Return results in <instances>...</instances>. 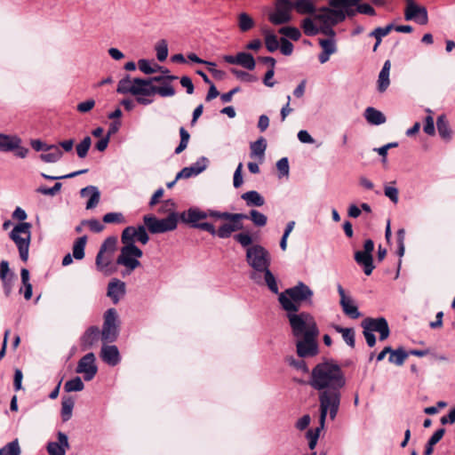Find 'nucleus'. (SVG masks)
I'll return each mask as SVG.
<instances>
[{
    "label": "nucleus",
    "mask_w": 455,
    "mask_h": 455,
    "mask_svg": "<svg viewBox=\"0 0 455 455\" xmlns=\"http://www.w3.org/2000/svg\"><path fill=\"white\" fill-rule=\"evenodd\" d=\"M147 227L139 225L137 228L133 226L126 227L121 235L122 243L135 244V239L142 244H146L149 241V235L147 233Z\"/></svg>",
    "instance_id": "f8f14e48"
},
{
    "label": "nucleus",
    "mask_w": 455,
    "mask_h": 455,
    "mask_svg": "<svg viewBox=\"0 0 455 455\" xmlns=\"http://www.w3.org/2000/svg\"><path fill=\"white\" fill-rule=\"evenodd\" d=\"M404 239H405V231L404 229L401 228L396 233V240H397V254L400 257H403L404 254Z\"/></svg>",
    "instance_id": "e2e57ef3"
},
{
    "label": "nucleus",
    "mask_w": 455,
    "mask_h": 455,
    "mask_svg": "<svg viewBox=\"0 0 455 455\" xmlns=\"http://www.w3.org/2000/svg\"><path fill=\"white\" fill-rule=\"evenodd\" d=\"M80 196L84 199H100V192L97 187L90 185L80 190Z\"/></svg>",
    "instance_id": "a18cd8bd"
},
{
    "label": "nucleus",
    "mask_w": 455,
    "mask_h": 455,
    "mask_svg": "<svg viewBox=\"0 0 455 455\" xmlns=\"http://www.w3.org/2000/svg\"><path fill=\"white\" fill-rule=\"evenodd\" d=\"M105 223L124 224L126 223V219L122 212H108L103 216Z\"/></svg>",
    "instance_id": "49530a36"
},
{
    "label": "nucleus",
    "mask_w": 455,
    "mask_h": 455,
    "mask_svg": "<svg viewBox=\"0 0 455 455\" xmlns=\"http://www.w3.org/2000/svg\"><path fill=\"white\" fill-rule=\"evenodd\" d=\"M87 242V236L78 237L73 244V257L76 259H83L84 258V249Z\"/></svg>",
    "instance_id": "473e14b6"
},
{
    "label": "nucleus",
    "mask_w": 455,
    "mask_h": 455,
    "mask_svg": "<svg viewBox=\"0 0 455 455\" xmlns=\"http://www.w3.org/2000/svg\"><path fill=\"white\" fill-rule=\"evenodd\" d=\"M301 27L304 33L308 36H314L319 33V28L315 25L310 18H306L302 20Z\"/></svg>",
    "instance_id": "09e8293b"
},
{
    "label": "nucleus",
    "mask_w": 455,
    "mask_h": 455,
    "mask_svg": "<svg viewBox=\"0 0 455 455\" xmlns=\"http://www.w3.org/2000/svg\"><path fill=\"white\" fill-rule=\"evenodd\" d=\"M139 68L141 72H143L146 75H151L156 72L157 68H152L150 65V62L148 60L142 59L140 60L138 62Z\"/></svg>",
    "instance_id": "69168bd1"
},
{
    "label": "nucleus",
    "mask_w": 455,
    "mask_h": 455,
    "mask_svg": "<svg viewBox=\"0 0 455 455\" xmlns=\"http://www.w3.org/2000/svg\"><path fill=\"white\" fill-rule=\"evenodd\" d=\"M3 451V455H20V448L17 439L8 443L6 445L0 449Z\"/></svg>",
    "instance_id": "3c124183"
},
{
    "label": "nucleus",
    "mask_w": 455,
    "mask_h": 455,
    "mask_svg": "<svg viewBox=\"0 0 455 455\" xmlns=\"http://www.w3.org/2000/svg\"><path fill=\"white\" fill-rule=\"evenodd\" d=\"M319 44L323 52L333 54L337 51L336 44L333 38L319 39Z\"/></svg>",
    "instance_id": "4d7b16f0"
},
{
    "label": "nucleus",
    "mask_w": 455,
    "mask_h": 455,
    "mask_svg": "<svg viewBox=\"0 0 455 455\" xmlns=\"http://www.w3.org/2000/svg\"><path fill=\"white\" fill-rule=\"evenodd\" d=\"M390 61L386 60L379 74L378 79V90L380 92H384L389 86V71H390Z\"/></svg>",
    "instance_id": "bb28decb"
},
{
    "label": "nucleus",
    "mask_w": 455,
    "mask_h": 455,
    "mask_svg": "<svg viewBox=\"0 0 455 455\" xmlns=\"http://www.w3.org/2000/svg\"><path fill=\"white\" fill-rule=\"evenodd\" d=\"M156 57L159 61H164L168 56V44L164 39L160 40L156 45Z\"/></svg>",
    "instance_id": "603ef678"
},
{
    "label": "nucleus",
    "mask_w": 455,
    "mask_h": 455,
    "mask_svg": "<svg viewBox=\"0 0 455 455\" xmlns=\"http://www.w3.org/2000/svg\"><path fill=\"white\" fill-rule=\"evenodd\" d=\"M62 184L60 182H56L52 188L40 186L36 191L44 196H54L60 190Z\"/></svg>",
    "instance_id": "6e6d98bb"
},
{
    "label": "nucleus",
    "mask_w": 455,
    "mask_h": 455,
    "mask_svg": "<svg viewBox=\"0 0 455 455\" xmlns=\"http://www.w3.org/2000/svg\"><path fill=\"white\" fill-rule=\"evenodd\" d=\"M279 46L282 54L285 56L291 55L294 47L293 44L286 37H281Z\"/></svg>",
    "instance_id": "0e129e2a"
},
{
    "label": "nucleus",
    "mask_w": 455,
    "mask_h": 455,
    "mask_svg": "<svg viewBox=\"0 0 455 455\" xmlns=\"http://www.w3.org/2000/svg\"><path fill=\"white\" fill-rule=\"evenodd\" d=\"M154 85H150V81L143 78H134L132 84V95L152 96V89Z\"/></svg>",
    "instance_id": "4be33fe9"
},
{
    "label": "nucleus",
    "mask_w": 455,
    "mask_h": 455,
    "mask_svg": "<svg viewBox=\"0 0 455 455\" xmlns=\"http://www.w3.org/2000/svg\"><path fill=\"white\" fill-rule=\"evenodd\" d=\"M117 239L115 236H109L104 240L102 244L100 245V251L98 252V261L101 259V254L106 253L107 255H110L112 257L116 246Z\"/></svg>",
    "instance_id": "c756f323"
},
{
    "label": "nucleus",
    "mask_w": 455,
    "mask_h": 455,
    "mask_svg": "<svg viewBox=\"0 0 455 455\" xmlns=\"http://www.w3.org/2000/svg\"><path fill=\"white\" fill-rule=\"evenodd\" d=\"M276 168L279 172V178L289 175V161L287 157H283L276 163Z\"/></svg>",
    "instance_id": "680f3d73"
},
{
    "label": "nucleus",
    "mask_w": 455,
    "mask_h": 455,
    "mask_svg": "<svg viewBox=\"0 0 455 455\" xmlns=\"http://www.w3.org/2000/svg\"><path fill=\"white\" fill-rule=\"evenodd\" d=\"M296 351L300 358L313 357L318 354L317 337L295 338Z\"/></svg>",
    "instance_id": "4468645a"
},
{
    "label": "nucleus",
    "mask_w": 455,
    "mask_h": 455,
    "mask_svg": "<svg viewBox=\"0 0 455 455\" xmlns=\"http://www.w3.org/2000/svg\"><path fill=\"white\" fill-rule=\"evenodd\" d=\"M69 447L68 435L63 432H58L57 441L49 442L46 449L49 455H66Z\"/></svg>",
    "instance_id": "6ab92c4d"
},
{
    "label": "nucleus",
    "mask_w": 455,
    "mask_h": 455,
    "mask_svg": "<svg viewBox=\"0 0 455 455\" xmlns=\"http://www.w3.org/2000/svg\"><path fill=\"white\" fill-rule=\"evenodd\" d=\"M255 25L253 19L246 12L238 15V27L242 32L251 29Z\"/></svg>",
    "instance_id": "e433bc0d"
},
{
    "label": "nucleus",
    "mask_w": 455,
    "mask_h": 455,
    "mask_svg": "<svg viewBox=\"0 0 455 455\" xmlns=\"http://www.w3.org/2000/svg\"><path fill=\"white\" fill-rule=\"evenodd\" d=\"M246 262L255 271L251 275V278L256 283L258 280V273H263L265 283L268 289L275 294L279 291L276 279L270 271L271 256L269 251L260 244H253L246 249Z\"/></svg>",
    "instance_id": "7ed1b4c3"
},
{
    "label": "nucleus",
    "mask_w": 455,
    "mask_h": 455,
    "mask_svg": "<svg viewBox=\"0 0 455 455\" xmlns=\"http://www.w3.org/2000/svg\"><path fill=\"white\" fill-rule=\"evenodd\" d=\"M119 333L118 315L115 308H108L104 314L101 339L105 343L114 342Z\"/></svg>",
    "instance_id": "0eeeda50"
},
{
    "label": "nucleus",
    "mask_w": 455,
    "mask_h": 455,
    "mask_svg": "<svg viewBox=\"0 0 455 455\" xmlns=\"http://www.w3.org/2000/svg\"><path fill=\"white\" fill-rule=\"evenodd\" d=\"M100 357L103 362L110 366H116L121 361L118 348L115 345H104L101 347Z\"/></svg>",
    "instance_id": "aec40b11"
},
{
    "label": "nucleus",
    "mask_w": 455,
    "mask_h": 455,
    "mask_svg": "<svg viewBox=\"0 0 455 455\" xmlns=\"http://www.w3.org/2000/svg\"><path fill=\"white\" fill-rule=\"evenodd\" d=\"M132 81L129 75L121 79L118 83L116 92L121 94H132Z\"/></svg>",
    "instance_id": "864d4df0"
},
{
    "label": "nucleus",
    "mask_w": 455,
    "mask_h": 455,
    "mask_svg": "<svg viewBox=\"0 0 455 455\" xmlns=\"http://www.w3.org/2000/svg\"><path fill=\"white\" fill-rule=\"evenodd\" d=\"M363 116L366 121L372 125H380L386 123L387 120L385 115L373 107H368L364 110Z\"/></svg>",
    "instance_id": "b1692460"
},
{
    "label": "nucleus",
    "mask_w": 455,
    "mask_h": 455,
    "mask_svg": "<svg viewBox=\"0 0 455 455\" xmlns=\"http://www.w3.org/2000/svg\"><path fill=\"white\" fill-rule=\"evenodd\" d=\"M285 362L291 367H293L294 369L298 370V371H302L303 373H308L309 372V369L306 363V362L304 361V358H300L299 359H296L295 357L293 356H287L285 358Z\"/></svg>",
    "instance_id": "ea45409f"
},
{
    "label": "nucleus",
    "mask_w": 455,
    "mask_h": 455,
    "mask_svg": "<svg viewBox=\"0 0 455 455\" xmlns=\"http://www.w3.org/2000/svg\"><path fill=\"white\" fill-rule=\"evenodd\" d=\"M267 146V140L263 137H259L256 141L251 142L250 145L251 157H259L262 159L265 156Z\"/></svg>",
    "instance_id": "cd10ccee"
},
{
    "label": "nucleus",
    "mask_w": 455,
    "mask_h": 455,
    "mask_svg": "<svg viewBox=\"0 0 455 455\" xmlns=\"http://www.w3.org/2000/svg\"><path fill=\"white\" fill-rule=\"evenodd\" d=\"M294 338L318 337L319 329L315 317L306 311H285Z\"/></svg>",
    "instance_id": "423d86ee"
},
{
    "label": "nucleus",
    "mask_w": 455,
    "mask_h": 455,
    "mask_svg": "<svg viewBox=\"0 0 455 455\" xmlns=\"http://www.w3.org/2000/svg\"><path fill=\"white\" fill-rule=\"evenodd\" d=\"M373 250V241L371 239H367L363 243V251H357L355 253V260L357 264L363 267V272L366 275H370L375 267L372 258Z\"/></svg>",
    "instance_id": "9d476101"
},
{
    "label": "nucleus",
    "mask_w": 455,
    "mask_h": 455,
    "mask_svg": "<svg viewBox=\"0 0 455 455\" xmlns=\"http://www.w3.org/2000/svg\"><path fill=\"white\" fill-rule=\"evenodd\" d=\"M409 354L402 347L395 349L394 352L389 355L388 361L391 363L401 366L405 362Z\"/></svg>",
    "instance_id": "c9c22d12"
},
{
    "label": "nucleus",
    "mask_w": 455,
    "mask_h": 455,
    "mask_svg": "<svg viewBox=\"0 0 455 455\" xmlns=\"http://www.w3.org/2000/svg\"><path fill=\"white\" fill-rule=\"evenodd\" d=\"M75 402L70 396H64L61 402V419L63 422H67L72 417L73 408Z\"/></svg>",
    "instance_id": "c85d7f7f"
},
{
    "label": "nucleus",
    "mask_w": 455,
    "mask_h": 455,
    "mask_svg": "<svg viewBox=\"0 0 455 455\" xmlns=\"http://www.w3.org/2000/svg\"><path fill=\"white\" fill-rule=\"evenodd\" d=\"M10 238L16 243L22 260L28 259V222L16 225L10 233Z\"/></svg>",
    "instance_id": "1a4fd4ad"
},
{
    "label": "nucleus",
    "mask_w": 455,
    "mask_h": 455,
    "mask_svg": "<svg viewBox=\"0 0 455 455\" xmlns=\"http://www.w3.org/2000/svg\"><path fill=\"white\" fill-rule=\"evenodd\" d=\"M248 70H253L256 63L252 54L249 52H238V64Z\"/></svg>",
    "instance_id": "f704fd0d"
},
{
    "label": "nucleus",
    "mask_w": 455,
    "mask_h": 455,
    "mask_svg": "<svg viewBox=\"0 0 455 455\" xmlns=\"http://www.w3.org/2000/svg\"><path fill=\"white\" fill-rule=\"evenodd\" d=\"M436 128L439 136L445 141H449L451 139V129L450 127L449 121L444 115H441L436 119Z\"/></svg>",
    "instance_id": "a878e982"
},
{
    "label": "nucleus",
    "mask_w": 455,
    "mask_h": 455,
    "mask_svg": "<svg viewBox=\"0 0 455 455\" xmlns=\"http://www.w3.org/2000/svg\"><path fill=\"white\" fill-rule=\"evenodd\" d=\"M234 239L243 248H249L252 243V237L248 233H239L234 235Z\"/></svg>",
    "instance_id": "13d9d810"
},
{
    "label": "nucleus",
    "mask_w": 455,
    "mask_h": 455,
    "mask_svg": "<svg viewBox=\"0 0 455 455\" xmlns=\"http://www.w3.org/2000/svg\"><path fill=\"white\" fill-rule=\"evenodd\" d=\"M334 330L342 335L343 340L350 347L354 348L355 346V330L353 328H345L339 325H334Z\"/></svg>",
    "instance_id": "7c9ffc66"
},
{
    "label": "nucleus",
    "mask_w": 455,
    "mask_h": 455,
    "mask_svg": "<svg viewBox=\"0 0 455 455\" xmlns=\"http://www.w3.org/2000/svg\"><path fill=\"white\" fill-rule=\"evenodd\" d=\"M121 253L116 259V264L124 266L132 271L140 267V262L138 260L143 255L142 251L135 244L123 243Z\"/></svg>",
    "instance_id": "6e6552de"
},
{
    "label": "nucleus",
    "mask_w": 455,
    "mask_h": 455,
    "mask_svg": "<svg viewBox=\"0 0 455 455\" xmlns=\"http://www.w3.org/2000/svg\"><path fill=\"white\" fill-rule=\"evenodd\" d=\"M404 16L406 20H413L419 25H426L428 22L427 8L418 5L412 0H408Z\"/></svg>",
    "instance_id": "dca6fc26"
},
{
    "label": "nucleus",
    "mask_w": 455,
    "mask_h": 455,
    "mask_svg": "<svg viewBox=\"0 0 455 455\" xmlns=\"http://www.w3.org/2000/svg\"><path fill=\"white\" fill-rule=\"evenodd\" d=\"M394 28L393 24H388L387 26L382 28L378 27L374 30H372L369 36L374 37L377 40V44H381L382 37L386 36L389 34V32Z\"/></svg>",
    "instance_id": "a19ab883"
},
{
    "label": "nucleus",
    "mask_w": 455,
    "mask_h": 455,
    "mask_svg": "<svg viewBox=\"0 0 455 455\" xmlns=\"http://www.w3.org/2000/svg\"><path fill=\"white\" fill-rule=\"evenodd\" d=\"M247 216L257 227H264L267 224V217L256 210H251Z\"/></svg>",
    "instance_id": "5fc2aeb1"
},
{
    "label": "nucleus",
    "mask_w": 455,
    "mask_h": 455,
    "mask_svg": "<svg viewBox=\"0 0 455 455\" xmlns=\"http://www.w3.org/2000/svg\"><path fill=\"white\" fill-rule=\"evenodd\" d=\"M278 32L293 41L299 40L301 36L299 29L296 27H283Z\"/></svg>",
    "instance_id": "8fccbe9b"
},
{
    "label": "nucleus",
    "mask_w": 455,
    "mask_h": 455,
    "mask_svg": "<svg viewBox=\"0 0 455 455\" xmlns=\"http://www.w3.org/2000/svg\"><path fill=\"white\" fill-rule=\"evenodd\" d=\"M180 144L174 150V153L176 155L180 154L182 151H184L187 148L189 139H190V134L184 127L180 128Z\"/></svg>",
    "instance_id": "c03bdc74"
},
{
    "label": "nucleus",
    "mask_w": 455,
    "mask_h": 455,
    "mask_svg": "<svg viewBox=\"0 0 455 455\" xmlns=\"http://www.w3.org/2000/svg\"><path fill=\"white\" fill-rule=\"evenodd\" d=\"M170 201H164V204L157 209L160 212H166L167 216L158 219L153 214L143 216V222L151 234H164L173 231L177 228L180 220V212L173 209Z\"/></svg>",
    "instance_id": "39448f33"
},
{
    "label": "nucleus",
    "mask_w": 455,
    "mask_h": 455,
    "mask_svg": "<svg viewBox=\"0 0 455 455\" xmlns=\"http://www.w3.org/2000/svg\"><path fill=\"white\" fill-rule=\"evenodd\" d=\"M19 144H21V140L19 137L0 133V151H13Z\"/></svg>",
    "instance_id": "393cba45"
},
{
    "label": "nucleus",
    "mask_w": 455,
    "mask_h": 455,
    "mask_svg": "<svg viewBox=\"0 0 455 455\" xmlns=\"http://www.w3.org/2000/svg\"><path fill=\"white\" fill-rule=\"evenodd\" d=\"M293 3L291 0H276L275 10L269 15V21L274 25L288 23L291 20V12Z\"/></svg>",
    "instance_id": "9b49d317"
},
{
    "label": "nucleus",
    "mask_w": 455,
    "mask_h": 455,
    "mask_svg": "<svg viewBox=\"0 0 455 455\" xmlns=\"http://www.w3.org/2000/svg\"><path fill=\"white\" fill-rule=\"evenodd\" d=\"M112 257L110 255H107L106 253L101 254V259L98 261V255L96 256V266L99 270L104 271L108 268V267L111 263Z\"/></svg>",
    "instance_id": "338daca9"
},
{
    "label": "nucleus",
    "mask_w": 455,
    "mask_h": 455,
    "mask_svg": "<svg viewBox=\"0 0 455 455\" xmlns=\"http://www.w3.org/2000/svg\"><path fill=\"white\" fill-rule=\"evenodd\" d=\"M156 93L159 94L161 97H172L175 94V90L169 84H166L163 86L154 85L152 89V96Z\"/></svg>",
    "instance_id": "de8ad7c7"
},
{
    "label": "nucleus",
    "mask_w": 455,
    "mask_h": 455,
    "mask_svg": "<svg viewBox=\"0 0 455 455\" xmlns=\"http://www.w3.org/2000/svg\"><path fill=\"white\" fill-rule=\"evenodd\" d=\"M84 388V384L80 377H75L72 379L68 380L64 385L66 392H77L82 391Z\"/></svg>",
    "instance_id": "79ce46f5"
},
{
    "label": "nucleus",
    "mask_w": 455,
    "mask_h": 455,
    "mask_svg": "<svg viewBox=\"0 0 455 455\" xmlns=\"http://www.w3.org/2000/svg\"><path fill=\"white\" fill-rule=\"evenodd\" d=\"M346 383L341 367L331 360L319 363L312 369L308 385L318 392L323 418L329 414L331 420L336 419L341 402V390Z\"/></svg>",
    "instance_id": "f257e3e1"
},
{
    "label": "nucleus",
    "mask_w": 455,
    "mask_h": 455,
    "mask_svg": "<svg viewBox=\"0 0 455 455\" xmlns=\"http://www.w3.org/2000/svg\"><path fill=\"white\" fill-rule=\"evenodd\" d=\"M319 427H317L315 430L309 429L307 433V437L308 440L316 441L319 438V435L322 429L324 427L326 418L329 414H325L324 417H322V409L319 407Z\"/></svg>",
    "instance_id": "58836bf2"
},
{
    "label": "nucleus",
    "mask_w": 455,
    "mask_h": 455,
    "mask_svg": "<svg viewBox=\"0 0 455 455\" xmlns=\"http://www.w3.org/2000/svg\"><path fill=\"white\" fill-rule=\"evenodd\" d=\"M87 172H88V169H83V170H79V171H76V172H73L66 174V175L51 176V175H47V174L42 173V176L44 179H46V180H64V179L74 178V177H76V176H78L80 174L86 173Z\"/></svg>",
    "instance_id": "052dcab7"
},
{
    "label": "nucleus",
    "mask_w": 455,
    "mask_h": 455,
    "mask_svg": "<svg viewBox=\"0 0 455 455\" xmlns=\"http://www.w3.org/2000/svg\"><path fill=\"white\" fill-rule=\"evenodd\" d=\"M100 333V330L97 326L89 327L81 338L83 349L91 348L98 341Z\"/></svg>",
    "instance_id": "5701e85b"
},
{
    "label": "nucleus",
    "mask_w": 455,
    "mask_h": 455,
    "mask_svg": "<svg viewBox=\"0 0 455 455\" xmlns=\"http://www.w3.org/2000/svg\"><path fill=\"white\" fill-rule=\"evenodd\" d=\"M337 291L340 297L339 304L344 314L352 319L359 318L361 316V313L359 312L357 306L355 304L354 299L346 295V291L340 284H338Z\"/></svg>",
    "instance_id": "f3484780"
},
{
    "label": "nucleus",
    "mask_w": 455,
    "mask_h": 455,
    "mask_svg": "<svg viewBox=\"0 0 455 455\" xmlns=\"http://www.w3.org/2000/svg\"><path fill=\"white\" fill-rule=\"evenodd\" d=\"M48 151L50 152L43 153L39 156L40 159L45 163H56L63 156L62 151L57 145L52 144V147Z\"/></svg>",
    "instance_id": "2f4dec72"
},
{
    "label": "nucleus",
    "mask_w": 455,
    "mask_h": 455,
    "mask_svg": "<svg viewBox=\"0 0 455 455\" xmlns=\"http://www.w3.org/2000/svg\"><path fill=\"white\" fill-rule=\"evenodd\" d=\"M91 145L92 140L89 136L84 137L83 140L76 145V150L79 158H84L87 156Z\"/></svg>",
    "instance_id": "37998d69"
},
{
    "label": "nucleus",
    "mask_w": 455,
    "mask_h": 455,
    "mask_svg": "<svg viewBox=\"0 0 455 455\" xmlns=\"http://www.w3.org/2000/svg\"><path fill=\"white\" fill-rule=\"evenodd\" d=\"M21 280H22V287L20 289V292L23 294L25 299L28 300V269L22 268L21 269Z\"/></svg>",
    "instance_id": "bf43d9fd"
},
{
    "label": "nucleus",
    "mask_w": 455,
    "mask_h": 455,
    "mask_svg": "<svg viewBox=\"0 0 455 455\" xmlns=\"http://www.w3.org/2000/svg\"><path fill=\"white\" fill-rule=\"evenodd\" d=\"M108 296L114 304H117L120 299L125 294V283L118 279H114L108 285Z\"/></svg>",
    "instance_id": "412c9836"
},
{
    "label": "nucleus",
    "mask_w": 455,
    "mask_h": 455,
    "mask_svg": "<svg viewBox=\"0 0 455 455\" xmlns=\"http://www.w3.org/2000/svg\"><path fill=\"white\" fill-rule=\"evenodd\" d=\"M94 106H95V100H92V99H90V100H87L85 101L80 102L76 106V109L80 113H87L90 110H92Z\"/></svg>",
    "instance_id": "774afa93"
},
{
    "label": "nucleus",
    "mask_w": 455,
    "mask_h": 455,
    "mask_svg": "<svg viewBox=\"0 0 455 455\" xmlns=\"http://www.w3.org/2000/svg\"><path fill=\"white\" fill-rule=\"evenodd\" d=\"M96 358L93 353H87L79 361L76 369L77 373L84 375L85 381L92 380L98 371Z\"/></svg>",
    "instance_id": "2eb2a0df"
},
{
    "label": "nucleus",
    "mask_w": 455,
    "mask_h": 455,
    "mask_svg": "<svg viewBox=\"0 0 455 455\" xmlns=\"http://www.w3.org/2000/svg\"><path fill=\"white\" fill-rule=\"evenodd\" d=\"M208 164V158L201 156L196 163L192 164L190 166L184 167L180 172H179L176 175V180L188 179L190 177L196 176L203 172L207 168Z\"/></svg>",
    "instance_id": "a211bd4d"
},
{
    "label": "nucleus",
    "mask_w": 455,
    "mask_h": 455,
    "mask_svg": "<svg viewBox=\"0 0 455 455\" xmlns=\"http://www.w3.org/2000/svg\"><path fill=\"white\" fill-rule=\"evenodd\" d=\"M180 221L191 228L208 232L220 239L229 238L234 232L243 229L242 220H248L247 214L232 213L198 207H190L180 212Z\"/></svg>",
    "instance_id": "f03ea898"
},
{
    "label": "nucleus",
    "mask_w": 455,
    "mask_h": 455,
    "mask_svg": "<svg viewBox=\"0 0 455 455\" xmlns=\"http://www.w3.org/2000/svg\"><path fill=\"white\" fill-rule=\"evenodd\" d=\"M363 329L368 330L371 332H379V339L385 340L390 334L388 323L385 317H367L361 323Z\"/></svg>",
    "instance_id": "ddd939ff"
},
{
    "label": "nucleus",
    "mask_w": 455,
    "mask_h": 455,
    "mask_svg": "<svg viewBox=\"0 0 455 455\" xmlns=\"http://www.w3.org/2000/svg\"><path fill=\"white\" fill-rule=\"evenodd\" d=\"M263 34L265 36V44L267 51L270 52H275L279 48L280 44L277 36L267 29L263 31Z\"/></svg>",
    "instance_id": "4c0bfd02"
},
{
    "label": "nucleus",
    "mask_w": 455,
    "mask_h": 455,
    "mask_svg": "<svg viewBox=\"0 0 455 455\" xmlns=\"http://www.w3.org/2000/svg\"><path fill=\"white\" fill-rule=\"evenodd\" d=\"M314 291L305 283L299 281L294 286H291L278 296V301L284 311H299L301 305L311 307L313 302Z\"/></svg>",
    "instance_id": "20e7f679"
},
{
    "label": "nucleus",
    "mask_w": 455,
    "mask_h": 455,
    "mask_svg": "<svg viewBox=\"0 0 455 455\" xmlns=\"http://www.w3.org/2000/svg\"><path fill=\"white\" fill-rule=\"evenodd\" d=\"M293 8L300 14H313L315 12V7L310 0H297L293 3Z\"/></svg>",
    "instance_id": "72a5a7b5"
}]
</instances>
